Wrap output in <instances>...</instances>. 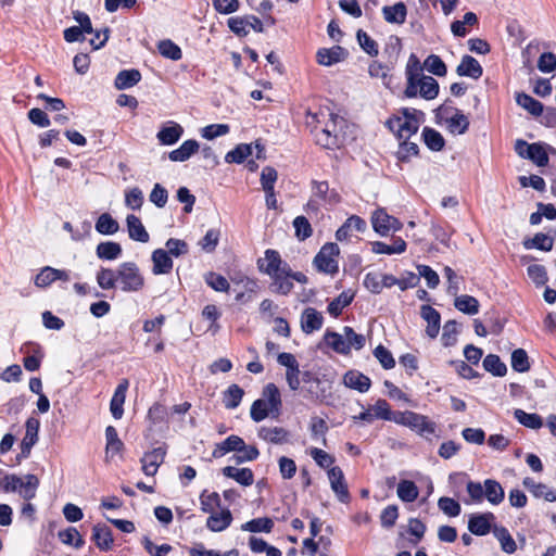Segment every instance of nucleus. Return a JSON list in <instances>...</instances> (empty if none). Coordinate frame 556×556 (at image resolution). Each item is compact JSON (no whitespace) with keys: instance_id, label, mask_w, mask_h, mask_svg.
Returning <instances> with one entry per match:
<instances>
[{"instance_id":"nucleus-1","label":"nucleus","mask_w":556,"mask_h":556,"mask_svg":"<svg viewBox=\"0 0 556 556\" xmlns=\"http://www.w3.org/2000/svg\"><path fill=\"white\" fill-rule=\"evenodd\" d=\"M308 125H315L312 132L316 143L325 149L339 148L343 143L341 134L346 121L338 114L331 113L328 109H320L316 113H309Z\"/></svg>"},{"instance_id":"nucleus-2","label":"nucleus","mask_w":556,"mask_h":556,"mask_svg":"<svg viewBox=\"0 0 556 556\" xmlns=\"http://www.w3.org/2000/svg\"><path fill=\"white\" fill-rule=\"evenodd\" d=\"M38 485L39 479L35 475H27L24 482L20 477L0 469V488L5 493L18 491L25 501H30L36 496Z\"/></svg>"},{"instance_id":"nucleus-3","label":"nucleus","mask_w":556,"mask_h":556,"mask_svg":"<svg viewBox=\"0 0 556 556\" xmlns=\"http://www.w3.org/2000/svg\"><path fill=\"white\" fill-rule=\"evenodd\" d=\"M117 288L123 292H138L144 286V277L135 262H124L117 266Z\"/></svg>"},{"instance_id":"nucleus-4","label":"nucleus","mask_w":556,"mask_h":556,"mask_svg":"<svg viewBox=\"0 0 556 556\" xmlns=\"http://www.w3.org/2000/svg\"><path fill=\"white\" fill-rule=\"evenodd\" d=\"M395 424L410 428L421 435L428 437L434 434L435 425L429 421L426 416L419 415L415 412H396Z\"/></svg>"},{"instance_id":"nucleus-5","label":"nucleus","mask_w":556,"mask_h":556,"mask_svg":"<svg viewBox=\"0 0 556 556\" xmlns=\"http://www.w3.org/2000/svg\"><path fill=\"white\" fill-rule=\"evenodd\" d=\"M387 126L393 131L399 140H408L413 135L418 131L419 123L410 114L408 109L403 110V116H394L389 118Z\"/></svg>"},{"instance_id":"nucleus-6","label":"nucleus","mask_w":556,"mask_h":556,"mask_svg":"<svg viewBox=\"0 0 556 556\" xmlns=\"http://www.w3.org/2000/svg\"><path fill=\"white\" fill-rule=\"evenodd\" d=\"M339 252L340 250L337 243L329 242L324 244L314 257V266L320 273L329 275L337 274L339 266L336 256Z\"/></svg>"},{"instance_id":"nucleus-7","label":"nucleus","mask_w":556,"mask_h":556,"mask_svg":"<svg viewBox=\"0 0 556 556\" xmlns=\"http://www.w3.org/2000/svg\"><path fill=\"white\" fill-rule=\"evenodd\" d=\"M257 268L266 275H275L278 271L288 274L289 264L285 262L279 252L274 249H267L264 252V258L257 261Z\"/></svg>"},{"instance_id":"nucleus-8","label":"nucleus","mask_w":556,"mask_h":556,"mask_svg":"<svg viewBox=\"0 0 556 556\" xmlns=\"http://www.w3.org/2000/svg\"><path fill=\"white\" fill-rule=\"evenodd\" d=\"M371 223L374 230L380 236L388 235L390 230L397 231L402 228V223L382 208L374 212Z\"/></svg>"},{"instance_id":"nucleus-9","label":"nucleus","mask_w":556,"mask_h":556,"mask_svg":"<svg viewBox=\"0 0 556 556\" xmlns=\"http://www.w3.org/2000/svg\"><path fill=\"white\" fill-rule=\"evenodd\" d=\"M327 475L331 490L334 492L338 500L343 504H348L351 501V494L349 492V488L341 468L339 466L330 468L327 471Z\"/></svg>"},{"instance_id":"nucleus-10","label":"nucleus","mask_w":556,"mask_h":556,"mask_svg":"<svg viewBox=\"0 0 556 556\" xmlns=\"http://www.w3.org/2000/svg\"><path fill=\"white\" fill-rule=\"evenodd\" d=\"M523 486L536 498H544L546 502H556V490L544 483L536 482L531 477H526L522 481Z\"/></svg>"},{"instance_id":"nucleus-11","label":"nucleus","mask_w":556,"mask_h":556,"mask_svg":"<svg viewBox=\"0 0 556 556\" xmlns=\"http://www.w3.org/2000/svg\"><path fill=\"white\" fill-rule=\"evenodd\" d=\"M420 316L427 321L426 333L429 338L435 339L440 331L441 315L430 305H421Z\"/></svg>"},{"instance_id":"nucleus-12","label":"nucleus","mask_w":556,"mask_h":556,"mask_svg":"<svg viewBox=\"0 0 556 556\" xmlns=\"http://www.w3.org/2000/svg\"><path fill=\"white\" fill-rule=\"evenodd\" d=\"M233 517L228 508L220 509L210 514L206 519V528L212 532H222L226 530L232 522Z\"/></svg>"},{"instance_id":"nucleus-13","label":"nucleus","mask_w":556,"mask_h":556,"mask_svg":"<svg viewBox=\"0 0 556 556\" xmlns=\"http://www.w3.org/2000/svg\"><path fill=\"white\" fill-rule=\"evenodd\" d=\"M348 52L341 46H333L332 48H321L316 53L317 63L324 66H331L338 62L343 61Z\"/></svg>"},{"instance_id":"nucleus-14","label":"nucleus","mask_w":556,"mask_h":556,"mask_svg":"<svg viewBox=\"0 0 556 556\" xmlns=\"http://www.w3.org/2000/svg\"><path fill=\"white\" fill-rule=\"evenodd\" d=\"M312 197L323 202V204H336L340 201L339 194L330 190L328 181H312Z\"/></svg>"},{"instance_id":"nucleus-15","label":"nucleus","mask_w":556,"mask_h":556,"mask_svg":"<svg viewBox=\"0 0 556 556\" xmlns=\"http://www.w3.org/2000/svg\"><path fill=\"white\" fill-rule=\"evenodd\" d=\"M493 520L494 515L492 513L472 515L468 520V529L475 535H485L490 532Z\"/></svg>"},{"instance_id":"nucleus-16","label":"nucleus","mask_w":556,"mask_h":556,"mask_svg":"<svg viewBox=\"0 0 556 556\" xmlns=\"http://www.w3.org/2000/svg\"><path fill=\"white\" fill-rule=\"evenodd\" d=\"M128 380L123 379L115 389V392L110 402V410L115 419H121L124 414V403L126 399V392L128 389Z\"/></svg>"},{"instance_id":"nucleus-17","label":"nucleus","mask_w":556,"mask_h":556,"mask_svg":"<svg viewBox=\"0 0 556 556\" xmlns=\"http://www.w3.org/2000/svg\"><path fill=\"white\" fill-rule=\"evenodd\" d=\"M324 317L314 307H306L301 317V328L304 333H312L323 327Z\"/></svg>"},{"instance_id":"nucleus-18","label":"nucleus","mask_w":556,"mask_h":556,"mask_svg":"<svg viewBox=\"0 0 556 556\" xmlns=\"http://www.w3.org/2000/svg\"><path fill=\"white\" fill-rule=\"evenodd\" d=\"M458 76H466L472 79H479L483 74L480 63L471 55H464L460 63L456 67Z\"/></svg>"},{"instance_id":"nucleus-19","label":"nucleus","mask_w":556,"mask_h":556,"mask_svg":"<svg viewBox=\"0 0 556 556\" xmlns=\"http://www.w3.org/2000/svg\"><path fill=\"white\" fill-rule=\"evenodd\" d=\"M265 400L270 407L271 415L277 417L280 415L282 402L280 391L275 383H267L262 391V399Z\"/></svg>"},{"instance_id":"nucleus-20","label":"nucleus","mask_w":556,"mask_h":556,"mask_svg":"<svg viewBox=\"0 0 556 556\" xmlns=\"http://www.w3.org/2000/svg\"><path fill=\"white\" fill-rule=\"evenodd\" d=\"M91 540L101 551L111 549L114 543L111 529L106 525L101 523H98L92 528Z\"/></svg>"},{"instance_id":"nucleus-21","label":"nucleus","mask_w":556,"mask_h":556,"mask_svg":"<svg viewBox=\"0 0 556 556\" xmlns=\"http://www.w3.org/2000/svg\"><path fill=\"white\" fill-rule=\"evenodd\" d=\"M366 222L357 215L349 217L344 224L336 231V239L338 241L346 240L351 236L352 230L364 232L366 230Z\"/></svg>"},{"instance_id":"nucleus-22","label":"nucleus","mask_w":556,"mask_h":556,"mask_svg":"<svg viewBox=\"0 0 556 556\" xmlns=\"http://www.w3.org/2000/svg\"><path fill=\"white\" fill-rule=\"evenodd\" d=\"M382 15L386 22L402 25L405 23L407 16L406 4L400 1L393 5H384L382 8Z\"/></svg>"},{"instance_id":"nucleus-23","label":"nucleus","mask_w":556,"mask_h":556,"mask_svg":"<svg viewBox=\"0 0 556 556\" xmlns=\"http://www.w3.org/2000/svg\"><path fill=\"white\" fill-rule=\"evenodd\" d=\"M214 452H258L253 445H247L238 435H230L222 443L216 444Z\"/></svg>"},{"instance_id":"nucleus-24","label":"nucleus","mask_w":556,"mask_h":556,"mask_svg":"<svg viewBox=\"0 0 556 556\" xmlns=\"http://www.w3.org/2000/svg\"><path fill=\"white\" fill-rule=\"evenodd\" d=\"M258 435L264 441L275 444L288 443L291 438L290 432L282 427H262L258 430Z\"/></svg>"},{"instance_id":"nucleus-25","label":"nucleus","mask_w":556,"mask_h":556,"mask_svg":"<svg viewBox=\"0 0 556 556\" xmlns=\"http://www.w3.org/2000/svg\"><path fill=\"white\" fill-rule=\"evenodd\" d=\"M200 149V144L194 139H188L181 143L178 149L168 153V157L173 162H185L189 160Z\"/></svg>"},{"instance_id":"nucleus-26","label":"nucleus","mask_w":556,"mask_h":556,"mask_svg":"<svg viewBox=\"0 0 556 556\" xmlns=\"http://www.w3.org/2000/svg\"><path fill=\"white\" fill-rule=\"evenodd\" d=\"M152 271L154 275L168 274L173 269V260L163 249H156L152 252Z\"/></svg>"},{"instance_id":"nucleus-27","label":"nucleus","mask_w":556,"mask_h":556,"mask_svg":"<svg viewBox=\"0 0 556 556\" xmlns=\"http://www.w3.org/2000/svg\"><path fill=\"white\" fill-rule=\"evenodd\" d=\"M343 382L348 388L362 393L367 392L371 384L367 376L356 370H349L343 377Z\"/></svg>"},{"instance_id":"nucleus-28","label":"nucleus","mask_w":556,"mask_h":556,"mask_svg":"<svg viewBox=\"0 0 556 556\" xmlns=\"http://www.w3.org/2000/svg\"><path fill=\"white\" fill-rule=\"evenodd\" d=\"M126 223L130 239L142 243L149 241L150 236L139 217H137L136 215H128L126 218Z\"/></svg>"},{"instance_id":"nucleus-29","label":"nucleus","mask_w":556,"mask_h":556,"mask_svg":"<svg viewBox=\"0 0 556 556\" xmlns=\"http://www.w3.org/2000/svg\"><path fill=\"white\" fill-rule=\"evenodd\" d=\"M141 80V73L138 70H123L114 80V86L117 90H125L134 87Z\"/></svg>"},{"instance_id":"nucleus-30","label":"nucleus","mask_w":556,"mask_h":556,"mask_svg":"<svg viewBox=\"0 0 556 556\" xmlns=\"http://www.w3.org/2000/svg\"><path fill=\"white\" fill-rule=\"evenodd\" d=\"M223 475L227 478L236 480L243 486H250L254 482V475L250 468H236L227 466L223 468Z\"/></svg>"},{"instance_id":"nucleus-31","label":"nucleus","mask_w":556,"mask_h":556,"mask_svg":"<svg viewBox=\"0 0 556 556\" xmlns=\"http://www.w3.org/2000/svg\"><path fill=\"white\" fill-rule=\"evenodd\" d=\"M354 296L351 290L342 291L328 304L327 312L334 318L339 317L342 311L353 302Z\"/></svg>"},{"instance_id":"nucleus-32","label":"nucleus","mask_w":556,"mask_h":556,"mask_svg":"<svg viewBox=\"0 0 556 556\" xmlns=\"http://www.w3.org/2000/svg\"><path fill=\"white\" fill-rule=\"evenodd\" d=\"M309 431L313 441L318 443L320 446L327 447L325 434L328 431L327 421L318 416L311 417Z\"/></svg>"},{"instance_id":"nucleus-33","label":"nucleus","mask_w":556,"mask_h":556,"mask_svg":"<svg viewBox=\"0 0 556 556\" xmlns=\"http://www.w3.org/2000/svg\"><path fill=\"white\" fill-rule=\"evenodd\" d=\"M170 126L163 127L156 135L161 144H175L184 134V128L177 123H170Z\"/></svg>"},{"instance_id":"nucleus-34","label":"nucleus","mask_w":556,"mask_h":556,"mask_svg":"<svg viewBox=\"0 0 556 556\" xmlns=\"http://www.w3.org/2000/svg\"><path fill=\"white\" fill-rule=\"evenodd\" d=\"M122 253V245L114 241L100 242L96 249L97 256L104 261L117 260Z\"/></svg>"},{"instance_id":"nucleus-35","label":"nucleus","mask_w":556,"mask_h":556,"mask_svg":"<svg viewBox=\"0 0 556 556\" xmlns=\"http://www.w3.org/2000/svg\"><path fill=\"white\" fill-rule=\"evenodd\" d=\"M39 425V420L34 417L27 419L25 437L21 443L22 452H29L37 442Z\"/></svg>"},{"instance_id":"nucleus-36","label":"nucleus","mask_w":556,"mask_h":556,"mask_svg":"<svg viewBox=\"0 0 556 556\" xmlns=\"http://www.w3.org/2000/svg\"><path fill=\"white\" fill-rule=\"evenodd\" d=\"M484 497L492 505H498L504 501L505 492L500 482L493 479L484 481Z\"/></svg>"},{"instance_id":"nucleus-37","label":"nucleus","mask_w":556,"mask_h":556,"mask_svg":"<svg viewBox=\"0 0 556 556\" xmlns=\"http://www.w3.org/2000/svg\"><path fill=\"white\" fill-rule=\"evenodd\" d=\"M516 103L533 116H540L544 111L543 104L526 92L516 93Z\"/></svg>"},{"instance_id":"nucleus-38","label":"nucleus","mask_w":556,"mask_h":556,"mask_svg":"<svg viewBox=\"0 0 556 556\" xmlns=\"http://www.w3.org/2000/svg\"><path fill=\"white\" fill-rule=\"evenodd\" d=\"M117 268L112 269L108 267H100V269L97 271L96 280L98 286L102 290H111L117 288Z\"/></svg>"},{"instance_id":"nucleus-39","label":"nucleus","mask_w":556,"mask_h":556,"mask_svg":"<svg viewBox=\"0 0 556 556\" xmlns=\"http://www.w3.org/2000/svg\"><path fill=\"white\" fill-rule=\"evenodd\" d=\"M58 538L63 544L73 546L76 549H79L85 545L83 535L75 527H67L66 529L59 531Z\"/></svg>"},{"instance_id":"nucleus-40","label":"nucleus","mask_w":556,"mask_h":556,"mask_svg":"<svg viewBox=\"0 0 556 556\" xmlns=\"http://www.w3.org/2000/svg\"><path fill=\"white\" fill-rule=\"evenodd\" d=\"M454 306L464 314L476 315L479 313L480 304L475 296L462 294L455 298Z\"/></svg>"},{"instance_id":"nucleus-41","label":"nucleus","mask_w":556,"mask_h":556,"mask_svg":"<svg viewBox=\"0 0 556 556\" xmlns=\"http://www.w3.org/2000/svg\"><path fill=\"white\" fill-rule=\"evenodd\" d=\"M269 277L273 280L270 285L273 292L287 295L292 291L293 282L287 274L278 271L275 275H269Z\"/></svg>"},{"instance_id":"nucleus-42","label":"nucleus","mask_w":556,"mask_h":556,"mask_svg":"<svg viewBox=\"0 0 556 556\" xmlns=\"http://www.w3.org/2000/svg\"><path fill=\"white\" fill-rule=\"evenodd\" d=\"M165 454H143L140 458L141 470L148 477H153L164 462Z\"/></svg>"},{"instance_id":"nucleus-43","label":"nucleus","mask_w":556,"mask_h":556,"mask_svg":"<svg viewBox=\"0 0 556 556\" xmlns=\"http://www.w3.org/2000/svg\"><path fill=\"white\" fill-rule=\"evenodd\" d=\"M397 496L405 503H412L417 500L419 490L414 481L401 480L396 489Z\"/></svg>"},{"instance_id":"nucleus-44","label":"nucleus","mask_w":556,"mask_h":556,"mask_svg":"<svg viewBox=\"0 0 556 556\" xmlns=\"http://www.w3.org/2000/svg\"><path fill=\"white\" fill-rule=\"evenodd\" d=\"M274 528V521L269 517H262V518H254L241 526V530L249 531L252 533L257 532H265L269 533L271 532Z\"/></svg>"},{"instance_id":"nucleus-45","label":"nucleus","mask_w":556,"mask_h":556,"mask_svg":"<svg viewBox=\"0 0 556 556\" xmlns=\"http://www.w3.org/2000/svg\"><path fill=\"white\" fill-rule=\"evenodd\" d=\"M243 395H244V391L241 387H239L236 383L229 386L228 389L224 392V396H223L224 406L227 409L237 408L240 405Z\"/></svg>"},{"instance_id":"nucleus-46","label":"nucleus","mask_w":556,"mask_h":556,"mask_svg":"<svg viewBox=\"0 0 556 556\" xmlns=\"http://www.w3.org/2000/svg\"><path fill=\"white\" fill-rule=\"evenodd\" d=\"M199 500L201 510L207 514L216 511V509L220 508L222 505L220 496L217 492H208L207 490H203L199 496Z\"/></svg>"},{"instance_id":"nucleus-47","label":"nucleus","mask_w":556,"mask_h":556,"mask_svg":"<svg viewBox=\"0 0 556 556\" xmlns=\"http://www.w3.org/2000/svg\"><path fill=\"white\" fill-rule=\"evenodd\" d=\"M527 160H530L540 167L546 166L548 164V154L544 144L541 142L531 143L528 148Z\"/></svg>"},{"instance_id":"nucleus-48","label":"nucleus","mask_w":556,"mask_h":556,"mask_svg":"<svg viewBox=\"0 0 556 556\" xmlns=\"http://www.w3.org/2000/svg\"><path fill=\"white\" fill-rule=\"evenodd\" d=\"M324 339L327 345H329L334 352L343 355L349 354V343H345L344 333L340 334L338 332L327 330Z\"/></svg>"},{"instance_id":"nucleus-49","label":"nucleus","mask_w":556,"mask_h":556,"mask_svg":"<svg viewBox=\"0 0 556 556\" xmlns=\"http://www.w3.org/2000/svg\"><path fill=\"white\" fill-rule=\"evenodd\" d=\"M554 240L552 237L539 232L533 238L523 241L526 249H538L540 251L548 252L553 249Z\"/></svg>"},{"instance_id":"nucleus-50","label":"nucleus","mask_w":556,"mask_h":556,"mask_svg":"<svg viewBox=\"0 0 556 556\" xmlns=\"http://www.w3.org/2000/svg\"><path fill=\"white\" fill-rule=\"evenodd\" d=\"M422 138L425 144L432 151H441L444 148L445 140L443 136L433 128L425 127Z\"/></svg>"},{"instance_id":"nucleus-51","label":"nucleus","mask_w":556,"mask_h":556,"mask_svg":"<svg viewBox=\"0 0 556 556\" xmlns=\"http://www.w3.org/2000/svg\"><path fill=\"white\" fill-rule=\"evenodd\" d=\"M483 368L495 377H503L507 372L506 365L501 361L500 356L489 354L483 359Z\"/></svg>"},{"instance_id":"nucleus-52","label":"nucleus","mask_w":556,"mask_h":556,"mask_svg":"<svg viewBox=\"0 0 556 556\" xmlns=\"http://www.w3.org/2000/svg\"><path fill=\"white\" fill-rule=\"evenodd\" d=\"M250 155H252V144L240 143L225 155V162L241 164Z\"/></svg>"},{"instance_id":"nucleus-53","label":"nucleus","mask_w":556,"mask_h":556,"mask_svg":"<svg viewBox=\"0 0 556 556\" xmlns=\"http://www.w3.org/2000/svg\"><path fill=\"white\" fill-rule=\"evenodd\" d=\"M514 417L525 427L539 429L543 426L542 417L538 414L527 413L520 408L515 409Z\"/></svg>"},{"instance_id":"nucleus-54","label":"nucleus","mask_w":556,"mask_h":556,"mask_svg":"<svg viewBox=\"0 0 556 556\" xmlns=\"http://www.w3.org/2000/svg\"><path fill=\"white\" fill-rule=\"evenodd\" d=\"M118 229V223L109 213L101 214L96 222V230L101 235H114Z\"/></svg>"},{"instance_id":"nucleus-55","label":"nucleus","mask_w":556,"mask_h":556,"mask_svg":"<svg viewBox=\"0 0 556 556\" xmlns=\"http://www.w3.org/2000/svg\"><path fill=\"white\" fill-rule=\"evenodd\" d=\"M440 90L439 83L431 76L421 77L419 96L426 100H433L438 97Z\"/></svg>"},{"instance_id":"nucleus-56","label":"nucleus","mask_w":556,"mask_h":556,"mask_svg":"<svg viewBox=\"0 0 556 556\" xmlns=\"http://www.w3.org/2000/svg\"><path fill=\"white\" fill-rule=\"evenodd\" d=\"M370 408L375 419L395 421L396 412L391 410L390 404L386 400L379 399Z\"/></svg>"},{"instance_id":"nucleus-57","label":"nucleus","mask_w":556,"mask_h":556,"mask_svg":"<svg viewBox=\"0 0 556 556\" xmlns=\"http://www.w3.org/2000/svg\"><path fill=\"white\" fill-rule=\"evenodd\" d=\"M447 124L451 132L458 135L465 134L469 127L468 117L457 109H455V114L447 119Z\"/></svg>"},{"instance_id":"nucleus-58","label":"nucleus","mask_w":556,"mask_h":556,"mask_svg":"<svg viewBox=\"0 0 556 556\" xmlns=\"http://www.w3.org/2000/svg\"><path fill=\"white\" fill-rule=\"evenodd\" d=\"M294 236L299 241H304L313 235V228L305 216H296L293 219Z\"/></svg>"},{"instance_id":"nucleus-59","label":"nucleus","mask_w":556,"mask_h":556,"mask_svg":"<svg viewBox=\"0 0 556 556\" xmlns=\"http://www.w3.org/2000/svg\"><path fill=\"white\" fill-rule=\"evenodd\" d=\"M511 368L517 372H527L530 369V362L523 349H517L511 353Z\"/></svg>"},{"instance_id":"nucleus-60","label":"nucleus","mask_w":556,"mask_h":556,"mask_svg":"<svg viewBox=\"0 0 556 556\" xmlns=\"http://www.w3.org/2000/svg\"><path fill=\"white\" fill-rule=\"evenodd\" d=\"M157 48L161 55L166 59L178 61L182 58L181 49L169 39L161 40Z\"/></svg>"},{"instance_id":"nucleus-61","label":"nucleus","mask_w":556,"mask_h":556,"mask_svg":"<svg viewBox=\"0 0 556 556\" xmlns=\"http://www.w3.org/2000/svg\"><path fill=\"white\" fill-rule=\"evenodd\" d=\"M425 68L439 77L445 76L447 68L442 59L437 54H430L424 62Z\"/></svg>"},{"instance_id":"nucleus-62","label":"nucleus","mask_w":556,"mask_h":556,"mask_svg":"<svg viewBox=\"0 0 556 556\" xmlns=\"http://www.w3.org/2000/svg\"><path fill=\"white\" fill-rule=\"evenodd\" d=\"M439 509L448 517H457L460 515V504L448 496H442L438 501Z\"/></svg>"},{"instance_id":"nucleus-63","label":"nucleus","mask_w":556,"mask_h":556,"mask_svg":"<svg viewBox=\"0 0 556 556\" xmlns=\"http://www.w3.org/2000/svg\"><path fill=\"white\" fill-rule=\"evenodd\" d=\"M271 414L270 407L267 405L265 400H255L250 409L251 419L255 422H260L266 419Z\"/></svg>"},{"instance_id":"nucleus-64","label":"nucleus","mask_w":556,"mask_h":556,"mask_svg":"<svg viewBox=\"0 0 556 556\" xmlns=\"http://www.w3.org/2000/svg\"><path fill=\"white\" fill-rule=\"evenodd\" d=\"M357 41L361 48L370 56H377L379 53L378 43L364 30L358 29L356 33Z\"/></svg>"}]
</instances>
